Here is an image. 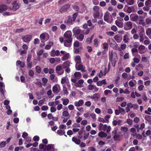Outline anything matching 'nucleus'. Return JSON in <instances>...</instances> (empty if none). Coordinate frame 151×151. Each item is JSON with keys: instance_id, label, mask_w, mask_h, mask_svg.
Masks as SVG:
<instances>
[{"instance_id": "f257e3e1", "label": "nucleus", "mask_w": 151, "mask_h": 151, "mask_svg": "<svg viewBox=\"0 0 151 151\" xmlns=\"http://www.w3.org/2000/svg\"><path fill=\"white\" fill-rule=\"evenodd\" d=\"M72 33L70 30L66 31L64 34L63 36L65 38L64 46L65 47H70L72 44L73 38Z\"/></svg>"}, {"instance_id": "f03ea898", "label": "nucleus", "mask_w": 151, "mask_h": 151, "mask_svg": "<svg viewBox=\"0 0 151 151\" xmlns=\"http://www.w3.org/2000/svg\"><path fill=\"white\" fill-rule=\"evenodd\" d=\"M73 36L76 38L80 42L82 41L84 39V35L82 33L81 34V30L77 28H74L73 29Z\"/></svg>"}, {"instance_id": "7ed1b4c3", "label": "nucleus", "mask_w": 151, "mask_h": 151, "mask_svg": "<svg viewBox=\"0 0 151 151\" xmlns=\"http://www.w3.org/2000/svg\"><path fill=\"white\" fill-rule=\"evenodd\" d=\"M109 58L110 61L112 64V65L114 66L115 65L116 61L118 60L117 54L116 52H113L111 51H109Z\"/></svg>"}, {"instance_id": "20e7f679", "label": "nucleus", "mask_w": 151, "mask_h": 151, "mask_svg": "<svg viewBox=\"0 0 151 151\" xmlns=\"http://www.w3.org/2000/svg\"><path fill=\"white\" fill-rule=\"evenodd\" d=\"M104 19L105 21L109 23H111L113 21L112 17L107 12L104 14Z\"/></svg>"}, {"instance_id": "39448f33", "label": "nucleus", "mask_w": 151, "mask_h": 151, "mask_svg": "<svg viewBox=\"0 0 151 151\" xmlns=\"http://www.w3.org/2000/svg\"><path fill=\"white\" fill-rule=\"evenodd\" d=\"M93 17L94 18H98L99 16V7L98 6H94L93 8Z\"/></svg>"}, {"instance_id": "423d86ee", "label": "nucleus", "mask_w": 151, "mask_h": 151, "mask_svg": "<svg viewBox=\"0 0 151 151\" xmlns=\"http://www.w3.org/2000/svg\"><path fill=\"white\" fill-rule=\"evenodd\" d=\"M70 5L69 4H66L62 6L59 9V12L62 14L67 12L68 9L70 8Z\"/></svg>"}, {"instance_id": "0eeeda50", "label": "nucleus", "mask_w": 151, "mask_h": 151, "mask_svg": "<svg viewBox=\"0 0 151 151\" xmlns=\"http://www.w3.org/2000/svg\"><path fill=\"white\" fill-rule=\"evenodd\" d=\"M130 18L131 21L136 22L138 19L139 16L137 14H132L130 15Z\"/></svg>"}, {"instance_id": "6e6552de", "label": "nucleus", "mask_w": 151, "mask_h": 151, "mask_svg": "<svg viewBox=\"0 0 151 151\" xmlns=\"http://www.w3.org/2000/svg\"><path fill=\"white\" fill-rule=\"evenodd\" d=\"M77 65H76V67L77 70H81L82 72H86V71L85 70L86 67L85 66H83L82 64L81 63L77 65Z\"/></svg>"}, {"instance_id": "1a4fd4ad", "label": "nucleus", "mask_w": 151, "mask_h": 151, "mask_svg": "<svg viewBox=\"0 0 151 151\" xmlns=\"http://www.w3.org/2000/svg\"><path fill=\"white\" fill-rule=\"evenodd\" d=\"M74 22L73 20H72L71 17L69 16L67 19H66L64 20V22L67 25H69L73 24Z\"/></svg>"}, {"instance_id": "9d476101", "label": "nucleus", "mask_w": 151, "mask_h": 151, "mask_svg": "<svg viewBox=\"0 0 151 151\" xmlns=\"http://www.w3.org/2000/svg\"><path fill=\"white\" fill-rule=\"evenodd\" d=\"M12 5L13 6L11 9L14 11H16L20 7V5L18 4L17 3L16 1H14L12 3Z\"/></svg>"}, {"instance_id": "9b49d317", "label": "nucleus", "mask_w": 151, "mask_h": 151, "mask_svg": "<svg viewBox=\"0 0 151 151\" xmlns=\"http://www.w3.org/2000/svg\"><path fill=\"white\" fill-rule=\"evenodd\" d=\"M23 42H29L31 40L32 36L30 35H27L22 38Z\"/></svg>"}, {"instance_id": "f8f14e48", "label": "nucleus", "mask_w": 151, "mask_h": 151, "mask_svg": "<svg viewBox=\"0 0 151 151\" xmlns=\"http://www.w3.org/2000/svg\"><path fill=\"white\" fill-rule=\"evenodd\" d=\"M84 104V101L82 99L78 101H75L74 105L76 107L82 106Z\"/></svg>"}, {"instance_id": "ddd939ff", "label": "nucleus", "mask_w": 151, "mask_h": 151, "mask_svg": "<svg viewBox=\"0 0 151 151\" xmlns=\"http://www.w3.org/2000/svg\"><path fill=\"white\" fill-rule=\"evenodd\" d=\"M8 9L7 6L5 4H1L0 5V13H2L3 12L7 10Z\"/></svg>"}, {"instance_id": "4468645a", "label": "nucleus", "mask_w": 151, "mask_h": 151, "mask_svg": "<svg viewBox=\"0 0 151 151\" xmlns=\"http://www.w3.org/2000/svg\"><path fill=\"white\" fill-rule=\"evenodd\" d=\"M114 38L118 43L121 42L122 39V36L117 35L114 37Z\"/></svg>"}, {"instance_id": "2eb2a0df", "label": "nucleus", "mask_w": 151, "mask_h": 151, "mask_svg": "<svg viewBox=\"0 0 151 151\" xmlns=\"http://www.w3.org/2000/svg\"><path fill=\"white\" fill-rule=\"evenodd\" d=\"M70 62L69 60H67L64 62L62 65V67L63 68L69 67L70 65Z\"/></svg>"}, {"instance_id": "dca6fc26", "label": "nucleus", "mask_w": 151, "mask_h": 151, "mask_svg": "<svg viewBox=\"0 0 151 151\" xmlns=\"http://www.w3.org/2000/svg\"><path fill=\"white\" fill-rule=\"evenodd\" d=\"M72 141L76 144L78 145L81 143V140L75 137H72Z\"/></svg>"}, {"instance_id": "f3484780", "label": "nucleus", "mask_w": 151, "mask_h": 151, "mask_svg": "<svg viewBox=\"0 0 151 151\" xmlns=\"http://www.w3.org/2000/svg\"><path fill=\"white\" fill-rule=\"evenodd\" d=\"M100 96L99 93H96L93 94V96H90V97L93 99L98 100Z\"/></svg>"}, {"instance_id": "a211bd4d", "label": "nucleus", "mask_w": 151, "mask_h": 151, "mask_svg": "<svg viewBox=\"0 0 151 151\" xmlns=\"http://www.w3.org/2000/svg\"><path fill=\"white\" fill-rule=\"evenodd\" d=\"M75 60L76 64V65L81 63V58L79 55L76 56L75 58Z\"/></svg>"}, {"instance_id": "6ab92c4d", "label": "nucleus", "mask_w": 151, "mask_h": 151, "mask_svg": "<svg viewBox=\"0 0 151 151\" xmlns=\"http://www.w3.org/2000/svg\"><path fill=\"white\" fill-rule=\"evenodd\" d=\"M55 76L54 74H51L50 76L51 80L54 82H56L58 81L57 78L56 77V78H55Z\"/></svg>"}, {"instance_id": "aec40b11", "label": "nucleus", "mask_w": 151, "mask_h": 151, "mask_svg": "<svg viewBox=\"0 0 151 151\" xmlns=\"http://www.w3.org/2000/svg\"><path fill=\"white\" fill-rule=\"evenodd\" d=\"M129 39V36L127 34L124 35L123 37V41L125 43L128 42Z\"/></svg>"}, {"instance_id": "412c9836", "label": "nucleus", "mask_w": 151, "mask_h": 151, "mask_svg": "<svg viewBox=\"0 0 151 151\" xmlns=\"http://www.w3.org/2000/svg\"><path fill=\"white\" fill-rule=\"evenodd\" d=\"M52 91L55 94L58 93L59 92L57 86L55 85L52 87Z\"/></svg>"}, {"instance_id": "4be33fe9", "label": "nucleus", "mask_w": 151, "mask_h": 151, "mask_svg": "<svg viewBox=\"0 0 151 151\" xmlns=\"http://www.w3.org/2000/svg\"><path fill=\"white\" fill-rule=\"evenodd\" d=\"M98 136L101 137H106L107 136V134L106 133L101 131L99 133Z\"/></svg>"}, {"instance_id": "5701e85b", "label": "nucleus", "mask_w": 151, "mask_h": 151, "mask_svg": "<svg viewBox=\"0 0 151 151\" xmlns=\"http://www.w3.org/2000/svg\"><path fill=\"white\" fill-rule=\"evenodd\" d=\"M134 9L133 6L128 7L127 12L129 13H130L132 12H134Z\"/></svg>"}, {"instance_id": "b1692460", "label": "nucleus", "mask_w": 151, "mask_h": 151, "mask_svg": "<svg viewBox=\"0 0 151 151\" xmlns=\"http://www.w3.org/2000/svg\"><path fill=\"white\" fill-rule=\"evenodd\" d=\"M115 24L119 28H122L123 27V24L118 20L115 21Z\"/></svg>"}, {"instance_id": "393cba45", "label": "nucleus", "mask_w": 151, "mask_h": 151, "mask_svg": "<svg viewBox=\"0 0 151 151\" xmlns=\"http://www.w3.org/2000/svg\"><path fill=\"white\" fill-rule=\"evenodd\" d=\"M69 57V53H67L65 54L61 58V60L63 61H65L68 59Z\"/></svg>"}, {"instance_id": "a878e982", "label": "nucleus", "mask_w": 151, "mask_h": 151, "mask_svg": "<svg viewBox=\"0 0 151 151\" xmlns=\"http://www.w3.org/2000/svg\"><path fill=\"white\" fill-rule=\"evenodd\" d=\"M62 100L63 101V104L65 106L67 105L69 103V100L68 99H62Z\"/></svg>"}, {"instance_id": "bb28decb", "label": "nucleus", "mask_w": 151, "mask_h": 151, "mask_svg": "<svg viewBox=\"0 0 151 151\" xmlns=\"http://www.w3.org/2000/svg\"><path fill=\"white\" fill-rule=\"evenodd\" d=\"M143 33V32H141L139 33L140 42H143L144 40Z\"/></svg>"}, {"instance_id": "cd10ccee", "label": "nucleus", "mask_w": 151, "mask_h": 151, "mask_svg": "<svg viewBox=\"0 0 151 151\" xmlns=\"http://www.w3.org/2000/svg\"><path fill=\"white\" fill-rule=\"evenodd\" d=\"M57 134L60 135H62L63 134H64L65 133V132L64 130L61 129H59L57 131Z\"/></svg>"}, {"instance_id": "c85d7f7f", "label": "nucleus", "mask_w": 151, "mask_h": 151, "mask_svg": "<svg viewBox=\"0 0 151 151\" xmlns=\"http://www.w3.org/2000/svg\"><path fill=\"white\" fill-rule=\"evenodd\" d=\"M124 24L125 25H126L128 27H129L130 28H132V23L131 21L127 22L125 23H124Z\"/></svg>"}, {"instance_id": "c756f323", "label": "nucleus", "mask_w": 151, "mask_h": 151, "mask_svg": "<svg viewBox=\"0 0 151 151\" xmlns=\"http://www.w3.org/2000/svg\"><path fill=\"white\" fill-rule=\"evenodd\" d=\"M102 45L103 46V49L104 50H107L109 47L108 44L106 42H104L102 44Z\"/></svg>"}, {"instance_id": "7c9ffc66", "label": "nucleus", "mask_w": 151, "mask_h": 151, "mask_svg": "<svg viewBox=\"0 0 151 151\" xmlns=\"http://www.w3.org/2000/svg\"><path fill=\"white\" fill-rule=\"evenodd\" d=\"M74 76L76 78H80L81 76V74L80 72H76L74 73Z\"/></svg>"}, {"instance_id": "2f4dec72", "label": "nucleus", "mask_w": 151, "mask_h": 151, "mask_svg": "<svg viewBox=\"0 0 151 151\" xmlns=\"http://www.w3.org/2000/svg\"><path fill=\"white\" fill-rule=\"evenodd\" d=\"M118 107L120 110V113L122 114H124L125 113V110L123 108L119 106H118Z\"/></svg>"}, {"instance_id": "473e14b6", "label": "nucleus", "mask_w": 151, "mask_h": 151, "mask_svg": "<svg viewBox=\"0 0 151 151\" xmlns=\"http://www.w3.org/2000/svg\"><path fill=\"white\" fill-rule=\"evenodd\" d=\"M45 146L46 147V149L47 150H50L52 147H53L54 145L50 144L47 145H45Z\"/></svg>"}, {"instance_id": "72a5a7b5", "label": "nucleus", "mask_w": 151, "mask_h": 151, "mask_svg": "<svg viewBox=\"0 0 151 151\" xmlns=\"http://www.w3.org/2000/svg\"><path fill=\"white\" fill-rule=\"evenodd\" d=\"M126 3L129 5H132L134 4V0H125Z\"/></svg>"}, {"instance_id": "f704fd0d", "label": "nucleus", "mask_w": 151, "mask_h": 151, "mask_svg": "<svg viewBox=\"0 0 151 151\" xmlns=\"http://www.w3.org/2000/svg\"><path fill=\"white\" fill-rule=\"evenodd\" d=\"M93 42H94V46L96 47H97L99 45V42H98V39L97 38L95 39L94 40Z\"/></svg>"}, {"instance_id": "c9c22d12", "label": "nucleus", "mask_w": 151, "mask_h": 151, "mask_svg": "<svg viewBox=\"0 0 151 151\" xmlns=\"http://www.w3.org/2000/svg\"><path fill=\"white\" fill-rule=\"evenodd\" d=\"M110 45L111 46L114 43H115V41L113 39H109L108 40Z\"/></svg>"}, {"instance_id": "e433bc0d", "label": "nucleus", "mask_w": 151, "mask_h": 151, "mask_svg": "<svg viewBox=\"0 0 151 151\" xmlns=\"http://www.w3.org/2000/svg\"><path fill=\"white\" fill-rule=\"evenodd\" d=\"M32 55H31L28 54L27 56V63H29L32 62H31V59Z\"/></svg>"}, {"instance_id": "4c0bfd02", "label": "nucleus", "mask_w": 151, "mask_h": 151, "mask_svg": "<svg viewBox=\"0 0 151 151\" xmlns=\"http://www.w3.org/2000/svg\"><path fill=\"white\" fill-rule=\"evenodd\" d=\"M35 70L37 73H40L41 71V68L40 66H36L35 67Z\"/></svg>"}, {"instance_id": "58836bf2", "label": "nucleus", "mask_w": 151, "mask_h": 151, "mask_svg": "<svg viewBox=\"0 0 151 151\" xmlns=\"http://www.w3.org/2000/svg\"><path fill=\"white\" fill-rule=\"evenodd\" d=\"M127 45L126 44H121V45L120 47V51H121L122 50H124L126 49L127 47Z\"/></svg>"}, {"instance_id": "ea45409f", "label": "nucleus", "mask_w": 151, "mask_h": 151, "mask_svg": "<svg viewBox=\"0 0 151 151\" xmlns=\"http://www.w3.org/2000/svg\"><path fill=\"white\" fill-rule=\"evenodd\" d=\"M142 24L143 26H145L146 25V22H144L143 20H140L138 24Z\"/></svg>"}, {"instance_id": "a19ab883", "label": "nucleus", "mask_w": 151, "mask_h": 151, "mask_svg": "<svg viewBox=\"0 0 151 151\" xmlns=\"http://www.w3.org/2000/svg\"><path fill=\"white\" fill-rule=\"evenodd\" d=\"M90 29L89 28H88L85 30H83V35H87L90 32Z\"/></svg>"}, {"instance_id": "79ce46f5", "label": "nucleus", "mask_w": 151, "mask_h": 151, "mask_svg": "<svg viewBox=\"0 0 151 151\" xmlns=\"http://www.w3.org/2000/svg\"><path fill=\"white\" fill-rule=\"evenodd\" d=\"M42 82L45 83V84H43V86H45V83H46L48 81L47 79L45 78H42Z\"/></svg>"}, {"instance_id": "37998d69", "label": "nucleus", "mask_w": 151, "mask_h": 151, "mask_svg": "<svg viewBox=\"0 0 151 151\" xmlns=\"http://www.w3.org/2000/svg\"><path fill=\"white\" fill-rule=\"evenodd\" d=\"M34 73L33 71L32 70H29L28 72V75L30 77H32L34 76Z\"/></svg>"}, {"instance_id": "c03bdc74", "label": "nucleus", "mask_w": 151, "mask_h": 151, "mask_svg": "<svg viewBox=\"0 0 151 151\" xmlns=\"http://www.w3.org/2000/svg\"><path fill=\"white\" fill-rule=\"evenodd\" d=\"M62 67L60 65H58L55 68V70L56 71H59L62 70Z\"/></svg>"}, {"instance_id": "a18cd8bd", "label": "nucleus", "mask_w": 151, "mask_h": 151, "mask_svg": "<svg viewBox=\"0 0 151 151\" xmlns=\"http://www.w3.org/2000/svg\"><path fill=\"white\" fill-rule=\"evenodd\" d=\"M94 85L91 84H90L88 85L87 88L88 89L90 90H92L94 89Z\"/></svg>"}, {"instance_id": "49530a36", "label": "nucleus", "mask_w": 151, "mask_h": 151, "mask_svg": "<svg viewBox=\"0 0 151 151\" xmlns=\"http://www.w3.org/2000/svg\"><path fill=\"white\" fill-rule=\"evenodd\" d=\"M124 98L123 97H117L116 99V101L117 102H121L123 101Z\"/></svg>"}, {"instance_id": "de8ad7c7", "label": "nucleus", "mask_w": 151, "mask_h": 151, "mask_svg": "<svg viewBox=\"0 0 151 151\" xmlns=\"http://www.w3.org/2000/svg\"><path fill=\"white\" fill-rule=\"evenodd\" d=\"M68 111H64L62 113L63 116L65 117L68 116L69 115Z\"/></svg>"}, {"instance_id": "09e8293b", "label": "nucleus", "mask_w": 151, "mask_h": 151, "mask_svg": "<svg viewBox=\"0 0 151 151\" xmlns=\"http://www.w3.org/2000/svg\"><path fill=\"white\" fill-rule=\"evenodd\" d=\"M146 24L148 25H151V19L149 18H147L145 20Z\"/></svg>"}, {"instance_id": "8fccbe9b", "label": "nucleus", "mask_w": 151, "mask_h": 151, "mask_svg": "<svg viewBox=\"0 0 151 151\" xmlns=\"http://www.w3.org/2000/svg\"><path fill=\"white\" fill-rule=\"evenodd\" d=\"M63 93L64 94H66V95H68V92L67 88L65 87H63Z\"/></svg>"}, {"instance_id": "3c124183", "label": "nucleus", "mask_w": 151, "mask_h": 151, "mask_svg": "<svg viewBox=\"0 0 151 151\" xmlns=\"http://www.w3.org/2000/svg\"><path fill=\"white\" fill-rule=\"evenodd\" d=\"M6 144V142L5 141H3L1 142L0 143V147L1 148H3L5 147Z\"/></svg>"}, {"instance_id": "603ef678", "label": "nucleus", "mask_w": 151, "mask_h": 151, "mask_svg": "<svg viewBox=\"0 0 151 151\" xmlns=\"http://www.w3.org/2000/svg\"><path fill=\"white\" fill-rule=\"evenodd\" d=\"M111 29L114 31V32H116L117 30V28L116 26L115 25H112L111 27Z\"/></svg>"}, {"instance_id": "864d4df0", "label": "nucleus", "mask_w": 151, "mask_h": 151, "mask_svg": "<svg viewBox=\"0 0 151 151\" xmlns=\"http://www.w3.org/2000/svg\"><path fill=\"white\" fill-rule=\"evenodd\" d=\"M45 38V35L44 33L40 35V38L41 40H44Z\"/></svg>"}, {"instance_id": "5fc2aeb1", "label": "nucleus", "mask_w": 151, "mask_h": 151, "mask_svg": "<svg viewBox=\"0 0 151 151\" xmlns=\"http://www.w3.org/2000/svg\"><path fill=\"white\" fill-rule=\"evenodd\" d=\"M145 119L148 122L151 121V116L149 115H146L145 116Z\"/></svg>"}, {"instance_id": "6e6d98bb", "label": "nucleus", "mask_w": 151, "mask_h": 151, "mask_svg": "<svg viewBox=\"0 0 151 151\" xmlns=\"http://www.w3.org/2000/svg\"><path fill=\"white\" fill-rule=\"evenodd\" d=\"M32 62L27 63V68L28 69H30L32 67Z\"/></svg>"}, {"instance_id": "4d7b16f0", "label": "nucleus", "mask_w": 151, "mask_h": 151, "mask_svg": "<svg viewBox=\"0 0 151 151\" xmlns=\"http://www.w3.org/2000/svg\"><path fill=\"white\" fill-rule=\"evenodd\" d=\"M146 33L148 36L150 35L151 34V28H148L146 31Z\"/></svg>"}, {"instance_id": "13d9d810", "label": "nucleus", "mask_w": 151, "mask_h": 151, "mask_svg": "<svg viewBox=\"0 0 151 151\" xmlns=\"http://www.w3.org/2000/svg\"><path fill=\"white\" fill-rule=\"evenodd\" d=\"M119 137V135L117 133L115 135H114L113 137L114 139L115 140H118Z\"/></svg>"}, {"instance_id": "bf43d9fd", "label": "nucleus", "mask_w": 151, "mask_h": 151, "mask_svg": "<svg viewBox=\"0 0 151 151\" xmlns=\"http://www.w3.org/2000/svg\"><path fill=\"white\" fill-rule=\"evenodd\" d=\"M127 122L129 125H131L132 124L133 121L132 119H127Z\"/></svg>"}, {"instance_id": "052dcab7", "label": "nucleus", "mask_w": 151, "mask_h": 151, "mask_svg": "<svg viewBox=\"0 0 151 151\" xmlns=\"http://www.w3.org/2000/svg\"><path fill=\"white\" fill-rule=\"evenodd\" d=\"M78 16V13H76L73 14L72 16V19L73 20L75 21L76 20V19L77 16Z\"/></svg>"}, {"instance_id": "680f3d73", "label": "nucleus", "mask_w": 151, "mask_h": 151, "mask_svg": "<svg viewBox=\"0 0 151 151\" xmlns=\"http://www.w3.org/2000/svg\"><path fill=\"white\" fill-rule=\"evenodd\" d=\"M41 108L43 111H47L48 109V107L44 105L42 106Z\"/></svg>"}, {"instance_id": "e2e57ef3", "label": "nucleus", "mask_w": 151, "mask_h": 151, "mask_svg": "<svg viewBox=\"0 0 151 151\" xmlns=\"http://www.w3.org/2000/svg\"><path fill=\"white\" fill-rule=\"evenodd\" d=\"M12 14V13H10L8 12H4L2 14V15L3 16H9L11 15Z\"/></svg>"}, {"instance_id": "0e129e2a", "label": "nucleus", "mask_w": 151, "mask_h": 151, "mask_svg": "<svg viewBox=\"0 0 151 151\" xmlns=\"http://www.w3.org/2000/svg\"><path fill=\"white\" fill-rule=\"evenodd\" d=\"M151 4V0H147L145 2V5L147 6H149Z\"/></svg>"}, {"instance_id": "69168bd1", "label": "nucleus", "mask_w": 151, "mask_h": 151, "mask_svg": "<svg viewBox=\"0 0 151 151\" xmlns=\"http://www.w3.org/2000/svg\"><path fill=\"white\" fill-rule=\"evenodd\" d=\"M121 129L123 131L126 132L128 130V128L126 127H121Z\"/></svg>"}, {"instance_id": "338daca9", "label": "nucleus", "mask_w": 151, "mask_h": 151, "mask_svg": "<svg viewBox=\"0 0 151 151\" xmlns=\"http://www.w3.org/2000/svg\"><path fill=\"white\" fill-rule=\"evenodd\" d=\"M79 45V42L78 41H75L74 43V46L76 47H78Z\"/></svg>"}, {"instance_id": "774afa93", "label": "nucleus", "mask_w": 151, "mask_h": 151, "mask_svg": "<svg viewBox=\"0 0 151 151\" xmlns=\"http://www.w3.org/2000/svg\"><path fill=\"white\" fill-rule=\"evenodd\" d=\"M88 151H96V149L93 147H90L88 148Z\"/></svg>"}]
</instances>
